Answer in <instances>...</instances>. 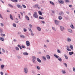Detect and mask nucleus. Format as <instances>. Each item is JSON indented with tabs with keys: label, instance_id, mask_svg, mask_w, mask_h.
<instances>
[{
	"label": "nucleus",
	"instance_id": "obj_1",
	"mask_svg": "<svg viewBox=\"0 0 75 75\" xmlns=\"http://www.w3.org/2000/svg\"><path fill=\"white\" fill-rule=\"evenodd\" d=\"M33 16L35 18H37L38 17V16L37 14V13L36 12H34V14H33Z\"/></svg>",
	"mask_w": 75,
	"mask_h": 75
},
{
	"label": "nucleus",
	"instance_id": "obj_2",
	"mask_svg": "<svg viewBox=\"0 0 75 75\" xmlns=\"http://www.w3.org/2000/svg\"><path fill=\"white\" fill-rule=\"evenodd\" d=\"M26 42V45L28 47H29V46L30 45V42H29V41H27Z\"/></svg>",
	"mask_w": 75,
	"mask_h": 75
},
{
	"label": "nucleus",
	"instance_id": "obj_3",
	"mask_svg": "<svg viewBox=\"0 0 75 75\" xmlns=\"http://www.w3.org/2000/svg\"><path fill=\"white\" fill-rule=\"evenodd\" d=\"M24 69V72L25 74H27V72H28V69H27V68H25Z\"/></svg>",
	"mask_w": 75,
	"mask_h": 75
},
{
	"label": "nucleus",
	"instance_id": "obj_4",
	"mask_svg": "<svg viewBox=\"0 0 75 75\" xmlns=\"http://www.w3.org/2000/svg\"><path fill=\"white\" fill-rule=\"evenodd\" d=\"M54 23L56 25H58V24H59V21L57 20H55L54 21Z\"/></svg>",
	"mask_w": 75,
	"mask_h": 75
},
{
	"label": "nucleus",
	"instance_id": "obj_5",
	"mask_svg": "<svg viewBox=\"0 0 75 75\" xmlns=\"http://www.w3.org/2000/svg\"><path fill=\"white\" fill-rule=\"evenodd\" d=\"M60 29L61 31H62L63 30H64V28L62 26H60Z\"/></svg>",
	"mask_w": 75,
	"mask_h": 75
},
{
	"label": "nucleus",
	"instance_id": "obj_6",
	"mask_svg": "<svg viewBox=\"0 0 75 75\" xmlns=\"http://www.w3.org/2000/svg\"><path fill=\"white\" fill-rule=\"evenodd\" d=\"M17 6L19 8H22V6H21L20 5L18 4L17 5Z\"/></svg>",
	"mask_w": 75,
	"mask_h": 75
},
{
	"label": "nucleus",
	"instance_id": "obj_7",
	"mask_svg": "<svg viewBox=\"0 0 75 75\" xmlns=\"http://www.w3.org/2000/svg\"><path fill=\"white\" fill-rule=\"evenodd\" d=\"M37 59V61L38 62H41V60H40V59L38 58Z\"/></svg>",
	"mask_w": 75,
	"mask_h": 75
},
{
	"label": "nucleus",
	"instance_id": "obj_8",
	"mask_svg": "<svg viewBox=\"0 0 75 75\" xmlns=\"http://www.w3.org/2000/svg\"><path fill=\"white\" fill-rule=\"evenodd\" d=\"M67 41H68V42H71V38H68L67 39Z\"/></svg>",
	"mask_w": 75,
	"mask_h": 75
},
{
	"label": "nucleus",
	"instance_id": "obj_9",
	"mask_svg": "<svg viewBox=\"0 0 75 75\" xmlns=\"http://www.w3.org/2000/svg\"><path fill=\"white\" fill-rule=\"evenodd\" d=\"M59 14L60 16H63V15H64V13L62 11H61L60 13H59Z\"/></svg>",
	"mask_w": 75,
	"mask_h": 75
},
{
	"label": "nucleus",
	"instance_id": "obj_10",
	"mask_svg": "<svg viewBox=\"0 0 75 75\" xmlns=\"http://www.w3.org/2000/svg\"><path fill=\"white\" fill-rule=\"evenodd\" d=\"M46 57L48 59H50V56L48 55H47L46 56Z\"/></svg>",
	"mask_w": 75,
	"mask_h": 75
},
{
	"label": "nucleus",
	"instance_id": "obj_11",
	"mask_svg": "<svg viewBox=\"0 0 75 75\" xmlns=\"http://www.w3.org/2000/svg\"><path fill=\"white\" fill-rule=\"evenodd\" d=\"M50 3L51 4H52V5H53V6H54L55 5V4H54V3L53 2L51 1H50Z\"/></svg>",
	"mask_w": 75,
	"mask_h": 75
},
{
	"label": "nucleus",
	"instance_id": "obj_12",
	"mask_svg": "<svg viewBox=\"0 0 75 75\" xmlns=\"http://www.w3.org/2000/svg\"><path fill=\"white\" fill-rule=\"evenodd\" d=\"M38 6H38V5L37 4L35 5V8H37V7H38V9H40V7H38Z\"/></svg>",
	"mask_w": 75,
	"mask_h": 75
},
{
	"label": "nucleus",
	"instance_id": "obj_13",
	"mask_svg": "<svg viewBox=\"0 0 75 75\" xmlns=\"http://www.w3.org/2000/svg\"><path fill=\"white\" fill-rule=\"evenodd\" d=\"M69 53L70 55H72V54H74V52H69Z\"/></svg>",
	"mask_w": 75,
	"mask_h": 75
},
{
	"label": "nucleus",
	"instance_id": "obj_14",
	"mask_svg": "<svg viewBox=\"0 0 75 75\" xmlns=\"http://www.w3.org/2000/svg\"><path fill=\"white\" fill-rule=\"evenodd\" d=\"M23 54L24 55H28V54L26 52L23 53Z\"/></svg>",
	"mask_w": 75,
	"mask_h": 75
},
{
	"label": "nucleus",
	"instance_id": "obj_15",
	"mask_svg": "<svg viewBox=\"0 0 75 75\" xmlns=\"http://www.w3.org/2000/svg\"><path fill=\"white\" fill-rule=\"evenodd\" d=\"M25 18L27 20H30V18H29V17H28V16H25Z\"/></svg>",
	"mask_w": 75,
	"mask_h": 75
},
{
	"label": "nucleus",
	"instance_id": "obj_16",
	"mask_svg": "<svg viewBox=\"0 0 75 75\" xmlns=\"http://www.w3.org/2000/svg\"><path fill=\"white\" fill-rule=\"evenodd\" d=\"M64 56L65 59H68V57L67 56L66 54H65L64 55Z\"/></svg>",
	"mask_w": 75,
	"mask_h": 75
},
{
	"label": "nucleus",
	"instance_id": "obj_17",
	"mask_svg": "<svg viewBox=\"0 0 75 75\" xmlns=\"http://www.w3.org/2000/svg\"><path fill=\"white\" fill-rule=\"evenodd\" d=\"M10 17L11 20H13V16H12L11 14L10 15Z\"/></svg>",
	"mask_w": 75,
	"mask_h": 75
},
{
	"label": "nucleus",
	"instance_id": "obj_18",
	"mask_svg": "<svg viewBox=\"0 0 75 75\" xmlns=\"http://www.w3.org/2000/svg\"><path fill=\"white\" fill-rule=\"evenodd\" d=\"M0 40H1V41H4V39L3 38H0Z\"/></svg>",
	"mask_w": 75,
	"mask_h": 75
},
{
	"label": "nucleus",
	"instance_id": "obj_19",
	"mask_svg": "<svg viewBox=\"0 0 75 75\" xmlns=\"http://www.w3.org/2000/svg\"><path fill=\"white\" fill-rule=\"evenodd\" d=\"M21 38H25V36H24L23 35H20Z\"/></svg>",
	"mask_w": 75,
	"mask_h": 75
},
{
	"label": "nucleus",
	"instance_id": "obj_20",
	"mask_svg": "<svg viewBox=\"0 0 75 75\" xmlns=\"http://www.w3.org/2000/svg\"><path fill=\"white\" fill-rule=\"evenodd\" d=\"M11 1H12L13 2H18V1L17 0H11Z\"/></svg>",
	"mask_w": 75,
	"mask_h": 75
},
{
	"label": "nucleus",
	"instance_id": "obj_21",
	"mask_svg": "<svg viewBox=\"0 0 75 75\" xmlns=\"http://www.w3.org/2000/svg\"><path fill=\"white\" fill-rule=\"evenodd\" d=\"M52 29L54 31H57V30H56V29L54 27H52Z\"/></svg>",
	"mask_w": 75,
	"mask_h": 75
},
{
	"label": "nucleus",
	"instance_id": "obj_22",
	"mask_svg": "<svg viewBox=\"0 0 75 75\" xmlns=\"http://www.w3.org/2000/svg\"><path fill=\"white\" fill-rule=\"evenodd\" d=\"M54 56L56 58H59V56L56 54H54Z\"/></svg>",
	"mask_w": 75,
	"mask_h": 75
},
{
	"label": "nucleus",
	"instance_id": "obj_23",
	"mask_svg": "<svg viewBox=\"0 0 75 75\" xmlns=\"http://www.w3.org/2000/svg\"><path fill=\"white\" fill-rule=\"evenodd\" d=\"M70 27L71 28H72V29H74V26L72 25H70Z\"/></svg>",
	"mask_w": 75,
	"mask_h": 75
},
{
	"label": "nucleus",
	"instance_id": "obj_24",
	"mask_svg": "<svg viewBox=\"0 0 75 75\" xmlns=\"http://www.w3.org/2000/svg\"><path fill=\"white\" fill-rule=\"evenodd\" d=\"M42 58L44 59V61H46V58L44 56L42 57Z\"/></svg>",
	"mask_w": 75,
	"mask_h": 75
},
{
	"label": "nucleus",
	"instance_id": "obj_25",
	"mask_svg": "<svg viewBox=\"0 0 75 75\" xmlns=\"http://www.w3.org/2000/svg\"><path fill=\"white\" fill-rule=\"evenodd\" d=\"M59 3H60L61 4H64V1L62 0H60L59 1Z\"/></svg>",
	"mask_w": 75,
	"mask_h": 75
},
{
	"label": "nucleus",
	"instance_id": "obj_26",
	"mask_svg": "<svg viewBox=\"0 0 75 75\" xmlns=\"http://www.w3.org/2000/svg\"><path fill=\"white\" fill-rule=\"evenodd\" d=\"M37 29L38 31H41V28L39 27H37Z\"/></svg>",
	"mask_w": 75,
	"mask_h": 75
},
{
	"label": "nucleus",
	"instance_id": "obj_27",
	"mask_svg": "<svg viewBox=\"0 0 75 75\" xmlns=\"http://www.w3.org/2000/svg\"><path fill=\"white\" fill-rule=\"evenodd\" d=\"M59 20H62V17H61V16H59L58 17Z\"/></svg>",
	"mask_w": 75,
	"mask_h": 75
},
{
	"label": "nucleus",
	"instance_id": "obj_28",
	"mask_svg": "<svg viewBox=\"0 0 75 75\" xmlns=\"http://www.w3.org/2000/svg\"><path fill=\"white\" fill-rule=\"evenodd\" d=\"M8 5L10 7H11L12 8H13V6L10 4H8Z\"/></svg>",
	"mask_w": 75,
	"mask_h": 75
},
{
	"label": "nucleus",
	"instance_id": "obj_29",
	"mask_svg": "<svg viewBox=\"0 0 75 75\" xmlns=\"http://www.w3.org/2000/svg\"><path fill=\"white\" fill-rule=\"evenodd\" d=\"M1 35L2 37H3V36H4V37H5V36H6V35H5V34H3L2 33H1Z\"/></svg>",
	"mask_w": 75,
	"mask_h": 75
},
{
	"label": "nucleus",
	"instance_id": "obj_30",
	"mask_svg": "<svg viewBox=\"0 0 75 75\" xmlns=\"http://www.w3.org/2000/svg\"><path fill=\"white\" fill-rule=\"evenodd\" d=\"M40 19H41L42 20H44V18L43 17H41V16H40L39 17Z\"/></svg>",
	"mask_w": 75,
	"mask_h": 75
},
{
	"label": "nucleus",
	"instance_id": "obj_31",
	"mask_svg": "<svg viewBox=\"0 0 75 75\" xmlns=\"http://www.w3.org/2000/svg\"><path fill=\"white\" fill-rule=\"evenodd\" d=\"M58 60L60 62H61V61H62V59H61V58H58Z\"/></svg>",
	"mask_w": 75,
	"mask_h": 75
},
{
	"label": "nucleus",
	"instance_id": "obj_32",
	"mask_svg": "<svg viewBox=\"0 0 75 75\" xmlns=\"http://www.w3.org/2000/svg\"><path fill=\"white\" fill-rule=\"evenodd\" d=\"M18 47H19L20 48V49H21H21H22V48L21 47V46L20 45H18Z\"/></svg>",
	"mask_w": 75,
	"mask_h": 75
},
{
	"label": "nucleus",
	"instance_id": "obj_33",
	"mask_svg": "<svg viewBox=\"0 0 75 75\" xmlns=\"http://www.w3.org/2000/svg\"><path fill=\"white\" fill-rule=\"evenodd\" d=\"M68 31H69V32L70 33H72V30H71L70 29H68Z\"/></svg>",
	"mask_w": 75,
	"mask_h": 75
},
{
	"label": "nucleus",
	"instance_id": "obj_34",
	"mask_svg": "<svg viewBox=\"0 0 75 75\" xmlns=\"http://www.w3.org/2000/svg\"><path fill=\"white\" fill-rule=\"evenodd\" d=\"M70 48L72 50H74V48H73V46L72 45H70Z\"/></svg>",
	"mask_w": 75,
	"mask_h": 75
},
{
	"label": "nucleus",
	"instance_id": "obj_35",
	"mask_svg": "<svg viewBox=\"0 0 75 75\" xmlns=\"http://www.w3.org/2000/svg\"><path fill=\"white\" fill-rule=\"evenodd\" d=\"M4 65H1V69H3V68H4Z\"/></svg>",
	"mask_w": 75,
	"mask_h": 75
},
{
	"label": "nucleus",
	"instance_id": "obj_36",
	"mask_svg": "<svg viewBox=\"0 0 75 75\" xmlns=\"http://www.w3.org/2000/svg\"><path fill=\"white\" fill-rule=\"evenodd\" d=\"M22 7H23L24 8H26V6H25L24 5L22 4Z\"/></svg>",
	"mask_w": 75,
	"mask_h": 75
},
{
	"label": "nucleus",
	"instance_id": "obj_37",
	"mask_svg": "<svg viewBox=\"0 0 75 75\" xmlns=\"http://www.w3.org/2000/svg\"><path fill=\"white\" fill-rule=\"evenodd\" d=\"M37 68L38 69V70H40V67L39 66H37Z\"/></svg>",
	"mask_w": 75,
	"mask_h": 75
},
{
	"label": "nucleus",
	"instance_id": "obj_38",
	"mask_svg": "<svg viewBox=\"0 0 75 75\" xmlns=\"http://www.w3.org/2000/svg\"><path fill=\"white\" fill-rule=\"evenodd\" d=\"M0 33H3V29H0Z\"/></svg>",
	"mask_w": 75,
	"mask_h": 75
},
{
	"label": "nucleus",
	"instance_id": "obj_39",
	"mask_svg": "<svg viewBox=\"0 0 75 75\" xmlns=\"http://www.w3.org/2000/svg\"><path fill=\"white\" fill-rule=\"evenodd\" d=\"M67 51H71V50L70 49H69L68 48H67Z\"/></svg>",
	"mask_w": 75,
	"mask_h": 75
},
{
	"label": "nucleus",
	"instance_id": "obj_40",
	"mask_svg": "<svg viewBox=\"0 0 75 75\" xmlns=\"http://www.w3.org/2000/svg\"><path fill=\"white\" fill-rule=\"evenodd\" d=\"M38 13L40 15H42V13L40 11H39Z\"/></svg>",
	"mask_w": 75,
	"mask_h": 75
},
{
	"label": "nucleus",
	"instance_id": "obj_41",
	"mask_svg": "<svg viewBox=\"0 0 75 75\" xmlns=\"http://www.w3.org/2000/svg\"><path fill=\"white\" fill-rule=\"evenodd\" d=\"M64 64L65 65V66L66 67H68V65H67V63H64Z\"/></svg>",
	"mask_w": 75,
	"mask_h": 75
},
{
	"label": "nucleus",
	"instance_id": "obj_42",
	"mask_svg": "<svg viewBox=\"0 0 75 75\" xmlns=\"http://www.w3.org/2000/svg\"><path fill=\"white\" fill-rule=\"evenodd\" d=\"M16 50H17V51H18V50H19V48L18 47H16Z\"/></svg>",
	"mask_w": 75,
	"mask_h": 75
},
{
	"label": "nucleus",
	"instance_id": "obj_43",
	"mask_svg": "<svg viewBox=\"0 0 75 75\" xmlns=\"http://www.w3.org/2000/svg\"><path fill=\"white\" fill-rule=\"evenodd\" d=\"M57 52H58V53H61V50L59 49H58L57 50Z\"/></svg>",
	"mask_w": 75,
	"mask_h": 75
},
{
	"label": "nucleus",
	"instance_id": "obj_44",
	"mask_svg": "<svg viewBox=\"0 0 75 75\" xmlns=\"http://www.w3.org/2000/svg\"><path fill=\"white\" fill-rule=\"evenodd\" d=\"M65 2H67V3H69V1L68 0H65Z\"/></svg>",
	"mask_w": 75,
	"mask_h": 75
},
{
	"label": "nucleus",
	"instance_id": "obj_45",
	"mask_svg": "<svg viewBox=\"0 0 75 75\" xmlns=\"http://www.w3.org/2000/svg\"><path fill=\"white\" fill-rule=\"evenodd\" d=\"M32 58L33 59H36V57L34 56H33L32 57Z\"/></svg>",
	"mask_w": 75,
	"mask_h": 75
},
{
	"label": "nucleus",
	"instance_id": "obj_46",
	"mask_svg": "<svg viewBox=\"0 0 75 75\" xmlns=\"http://www.w3.org/2000/svg\"><path fill=\"white\" fill-rule=\"evenodd\" d=\"M33 62L34 63V64H35V60L34 59H33Z\"/></svg>",
	"mask_w": 75,
	"mask_h": 75
},
{
	"label": "nucleus",
	"instance_id": "obj_47",
	"mask_svg": "<svg viewBox=\"0 0 75 75\" xmlns=\"http://www.w3.org/2000/svg\"><path fill=\"white\" fill-rule=\"evenodd\" d=\"M62 72H63V74H65L66 73V72L64 70L62 71Z\"/></svg>",
	"mask_w": 75,
	"mask_h": 75
},
{
	"label": "nucleus",
	"instance_id": "obj_48",
	"mask_svg": "<svg viewBox=\"0 0 75 75\" xmlns=\"http://www.w3.org/2000/svg\"><path fill=\"white\" fill-rule=\"evenodd\" d=\"M13 27H16V25L15 23H13Z\"/></svg>",
	"mask_w": 75,
	"mask_h": 75
},
{
	"label": "nucleus",
	"instance_id": "obj_49",
	"mask_svg": "<svg viewBox=\"0 0 75 75\" xmlns=\"http://www.w3.org/2000/svg\"><path fill=\"white\" fill-rule=\"evenodd\" d=\"M21 47H22L23 48H25V47L24 45H22L21 46Z\"/></svg>",
	"mask_w": 75,
	"mask_h": 75
},
{
	"label": "nucleus",
	"instance_id": "obj_50",
	"mask_svg": "<svg viewBox=\"0 0 75 75\" xmlns=\"http://www.w3.org/2000/svg\"><path fill=\"white\" fill-rule=\"evenodd\" d=\"M41 22L42 23H43V24H45V22L44 21H42Z\"/></svg>",
	"mask_w": 75,
	"mask_h": 75
},
{
	"label": "nucleus",
	"instance_id": "obj_51",
	"mask_svg": "<svg viewBox=\"0 0 75 75\" xmlns=\"http://www.w3.org/2000/svg\"><path fill=\"white\" fill-rule=\"evenodd\" d=\"M2 50L3 52L4 53V52H5V50H4V49H3V48H2Z\"/></svg>",
	"mask_w": 75,
	"mask_h": 75
},
{
	"label": "nucleus",
	"instance_id": "obj_52",
	"mask_svg": "<svg viewBox=\"0 0 75 75\" xmlns=\"http://www.w3.org/2000/svg\"><path fill=\"white\" fill-rule=\"evenodd\" d=\"M1 26L2 27L4 26V25L2 23H1Z\"/></svg>",
	"mask_w": 75,
	"mask_h": 75
},
{
	"label": "nucleus",
	"instance_id": "obj_53",
	"mask_svg": "<svg viewBox=\"0 0 75 75\" xmlns=\"http://www.w3.org/2000/svg\"><path fill=\"white\" fill-rule=\"evenodd\" d=\"M0 18H3V17H2V16L1 14H0Z\"/></svg>",
	"mask_w": 75,
	"mask_h": 75
},
{
	"label": "nucleus",
	"instance_id": "obj_54",
	"mask_svg": "<svg viewBox=\"0 0 75 75\" xmlns=\"http://www.w3.org/2000/svg\"><path fill=\"white\" fill-rule=\"evenodd\" d=\"M24 32H26V31H27V29H24Z\"/></svg>",
	"mask_w": 75,
	"mask_h": 75
},
{
	"label": "nucleus",
	"instance_id": "obj_55",
	"mask_svg": "<svg viewBox=\"0 0 75 75\" xmlns=\"http://www.w3.org/2000/svg\"><path fill=\"white\" fill-rule=\"evenodd\" d=\"M29 26H30V27L31 28V27H32V25H31V24H29Z\"/></svg>",
	"mask_w": 75,
	"mask_h": 75
},
{
	"label": "nucleus",
	"instance_id": "obj_56",
	"mask_svg": "<svg viewBox=\"0 0 75 75\" xmlns=\"http://www.w3.org/2000/svg\"><path fill=\"white\" fill-rule=\"evenodd\" d=\"M67 48H69V46L68 45L67 46Z\"/></svg>",
	"mask_w": 75,
	"mask_h": 75
},
{
	"label": "nucleus",
	"instance_id": "obj_57",
	"mask_svg": "<svg viewBox=\"0 0 75 75\" xmlns=\"http://www.w3.org/2000/svg\"><path fill=\"white\" fill-rule=\"evenodd\" d=\"M1 75H3V72H1Z\"/></svg>",
	"mask_w": 75,
	"mask_h": 75
},
{
	"label": "nucleus",
	"instance_id": "obj_58",
	"mask_svg": "<svg viewBox=\"0 0 75 75\" xmlns=\"http://www.w3.org/2000/svg\"><path fill=\"white\" fill-rule=\"evenodd\" d=\"M13 41H14V42H17V40H16L14 39L13 40Z\"/></svg>",
	"mask_w": 75,
	"mask_h": 75
},
{
	"label": "nucleus",
	"instance_id": "obj_59",
	"mask_svg": "<svg viewBox=\"0 0 75 75\" xmlns=\"http://www.w3.org/2000/svg\"><path fill=\"white\" fill-rule=\"evenodd\" d=\"M69 7H72V5H69Z\"/></svg>",
	"mask_w": 75,
	"mask_h": 75
},
{
	"label": "nucleus",
	"instance_id": "obj_60",
	"mask_svg": "<svg viewBox=\"0 0 75 75\" xmlns=\"http://www.w3.org/2000/svg\"><path fill=\"white\" fill-rule=\"evenodd\" d=\"M20 13H21V14L22 15V16H23V13L22 12H20Z\"/></svg>",
	"mask_w": 75,
	"mask_h": 75
},
{
	"label": "nucleus",
	"instance_id": "obj_61",
	"mask_svg": "<svg viewBox=\"0 0 75 75\" xmlns=\"http://www.w3.org/2000/svg\"><path fill=\"white\" fill-rule=\"evenodd\" d=\"M31 35L33 36L34 35V33H31Z\"/></svg>",
	"mask_w": 75,
	"mask_h": 75
},
{
	"label": "nucleus",
	"instance_id": "obj_62",
	"mask_svg": "<svg viewBox=\"0 0 75 75\" xmlns=\"http://www.w3.org/2000/svg\"><path fill=\"white\" fill-rule=\"evenodd\" d=\"M29 31H31V33H32V30H31V29H30Z\"/></svg>",
	"mask_w": 75,
	"mask_h": 75
},
{
	"label": "nucleus",
	"instance_id": "obj_63",
	"mask_svg": "<svg viewBox=\"0 0 75 75\" xmlns=\"http://www.w3.org/2000/svg\"><path fill=\"white\" fill-rule=\"evenodd\" d=\"M67 14H69V12H68V11H67Z\"/></svg>",
	"mask_w": 75,
	"mask_h": 75
},
{
	"label": "nucleus",
	"instance_id": "obj_64",
	"mask_svg": "<svg viewBox=\"0 0 75 75\" xmlns=\"http://www.w3.org/2000/svg\"><path fill=\"white\" fill-rule=\"evenodd\" d=\"M7 12H10V11H8V10H7Z\"/></svg>",
	"mask_w": 75,
	"mask_h": 75
}]
</instances>
